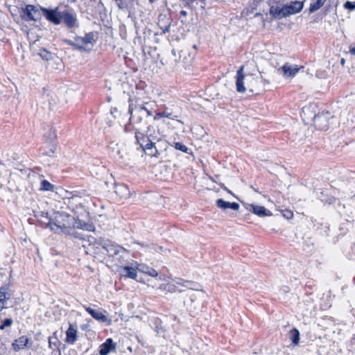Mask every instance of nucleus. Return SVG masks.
<instances>
[{"instance_id": "1", "label": "nucleus", "mask_w": 355, "mask_h": 355, "mask_svg": "<svg viewBox=\"0 0 355 355\" xmlns=\"http://www.w3.org/2000/svg\"><path fill=\"white\" fill-rule=\"evenodd\" d=\"M155 106V102H145L141 104L131 103L129 105L130 123L138 125L139 128L146 126L148 119L152 115Z\"/></svg>"}, {"instance_id": "2", "label": "nucleus", "mask_w": 355, "mask_h": 355, "mask_svg": "<svg viewBox=\"0 0 355 355\" xmlns=\"http://www.w3.org/2000/svg\"><path fill=\"white\" fill-rule=\"evenodd\" d=\"M315 105H309L302 108L301 116L302 119L309 123L313 121L316 128L320 130H327L330 123V120L333 119L331 113L329 112H322L315 114Z\"/></svg>"}, {"instance_id": "3", "label": "nucleus", "mask_w": 355, "mask_h": 355, "mask_svg": "<svg viewBox=\"0 0 355 355\" xmlns=\"http://www.w3.org/2000/svg\"><path fill=\"white\" fill-rule=\"evenodd\" d=\"M137 141L143 149L146 155L151 157H159L161 151L166 150L167 144L165 141L162 139H150L148 136H145L140 132L136 133Z\"/></svg>"}, {"instance_id": "4", "label": "nucleus", "mask_w": 355, "mask_h": 355, "mask_svg": "<svg viewBox=\"0 0 355 355\" xmlns=\"http://www.w3.org/2000/svg\"><path fill=\"white\" fill-rule=\"evenodd\" d=\"M48 226L52 230H55L54 226L60 230L71 227L83 228V226L80 223H77L73 217L64 213L58 214L55 217V222L53 223H49Z\"/></svg>"}, {"instance_id": "5", "label": "nucleus", "mask_w": 355, "mask_h": 355, "mask_svg": "<svg viewBox=\"0 0 355 355\" xmlns=\"http://www.w3.org/2000/svg\"><path fill=\"white\" fill-rule=\"evenodd\" d=\"M96 40L93 33H86L83 37L77 36L73 41L64 40V42L78 49H87L94 46Z\"/></svg>"}, {"instance_id": "6", "label": "nucleus", "mask_w": 355, "mask_h": 355, "mask_svg": "<svg viewBox=\"0 0 355 355\" xmlns=\"http://www.w3.org/2000/svg\"><path fill=\"white\" fill-rule=\"evenodd\" d=\"M99 245H102V249L107 252L109 256L115 257L122 254V255L126 253L125 250L112 242L109 239L101 240L98 243Z\"/></svg>"}, {"instance_id": "7", "label": "nucleus", "mask_w": 355, "mask_h": 355, "mask_svg": "<svg viewBox=\"0 0 355 355\" xmlns=\"http://www.w3.org/2000/svg\"><path fill=\"white\" fill-rule=\"evenodd\" d=\"M83 307L85 310L97 321L105 323L107 325L111 324L112 320L108 318L107 311L102 309H94L90 306H84Z\"/></svg>"}, {"instance_id": "8", "label": "nucleus", "mask_w": 355, "mask_h": 355, "mask_svg": "<svg viewBox=\"0 0 355 355\" xmlns=\"http://www.w3.org/2000/svg\"><path fill=\"white\" fill-rule=\"evenodd\" d=\"M41 10L33 5H27L22 10L21 16L26 21H37L41 17Z\"/></svg>"}, {"instance_id": "9", "label": "nucleus", "mask_w": 355, "mask_h": 355, "mask_svg": "<svg viewBox=\"0 0 355 355\" xmlns=\"http://www.w3.org/2000/svg\"><path fill=\"white\" fill-rule=\"evenodd\" d=\"M247 89L250 92L259 94L263 87V81L261 78L255 77L253 75L246 76Z\"/></svg>"}, {"instance_id": "10", "label": "nucleus", "mask_w": 355, "mask_h": 355, "mask_svg": "<svg viewBox=\"0 0 355 355\" xmlns=\"http://www.w3.org/2000/svg\"><path fill=\"white\" fill-rule=\"evenodd\" d=\"M243 205L248 211L253 213L254 214L260 216H272V213L270 210L266 209L263 206L256 205L245 202H242Z\"/></svg>"}, {"instance_id": "11", "label": "nucleus", "mask_w": 355, "mask_h": 355, "mask_svg": "<svg viewBox=\"0 0 355 355\" xmlns=\"http://www.w3.org/2000/svg\"><path fill=\"white\" fill-rule=\"evenodd\" d=\"M40 10L43 12V15L45 16L46 19L50 22L55 25L60 24L61 23V11L59 10L58 8L51 10L40 7Z\"/></svg>"}, {"instance_id": "12", "label": "nucleus", "mask_w": 355, "mask_h": 355, "mask_svg": "<svg viewBox=\"0 0 355 355\" xmlns=\"http://www.w3.org/2000/svg\"><path fill=\"white\" fill-rule=\"evenodd\" d=\"M61 22L63 21L66 26L69 28H77L78 24L75 15L69 10H64L61 11L60 15Z\"/></svg>"}, {"instance_id": "13", "label": "nucleus", "mask_w": 355, "mask_h": 355, "mask_svg": "<svg viewBox=\"0 0 355 355\" xmlns=\"http://www.w3.org/2000/svg\"><path fill=\"white\" fill-rule=\"evenodd\" d=\"M304 4L302 1H295L282 7L283 15L285 17L300 12L303 8Z\"/></svg>"}, {"instance_id": "14", "label": "nucleus", "mask_w": 355, "mask_h": 355, "mask_svg": "<svg viewBox=\"0 0 355 355\" xmlns=\"http://www.w3.org/2000/svg\"><path fill=\"white\" fill-rule=\"evenodd\" d=\"M244 67L241 66L237 71L236 76V91L240 93H244L247 90L246 77L243 73Z\"/></svg>"}, {"instance_id": "15", "label": "nucleus", "mask_w": 355, "mask_h": 355, "mask_svg": "<svg viewBox=\"0 0 355 355\" xmlns=\"http://www.w3.org/2000/svg\"><path fill=\"white\" fill-rule=\"evenodd\" d=\"M302 68V67H298L297 65H293L289 63H286L281 67V69L282 70L284 76L286 78H293Z\"/></svg>"}, {"instance_id": "16", "label": "nucleus", "mask_w": 355, "mask_h": 355, "mask_svg": "<svg viewBox=\"0 0 355 355\" xmlns=\"http://www.w3.org/2000/svg\"><path fill=\"white\" fill-rule=\"evenodd\" d=\"M200 292H193L190 295L189 300L184 302V305L189 311L193 312L197 309V300L200 297Z\"/></svg>"}, {"instance_id": "17", "label": "nucleus", "mask_w": 355, "mask_h": 355, "mask_svg": "<svg viewBox=\"0 0 355 355\" xmlns=\"http://www.w3.org/2000/svg\"><path fill=\"white\" fill-rule=\"evenodd\" d=\"M174 282L175 284L177 292H184L185 291L186 288H193V286H194V282L191 281L184 280L181 278H175Z\"/></svg>"}, {"instance_id": "18", "label": "nucleus", "mask_w": 355, "mask_h": 355, "mask_svg": "<svg viewBox=\"0 0 355 355\" xmlns=\"http://www.w3.org/2000/svg\"><path fill=\"white\" fill-rule=\"evenodd\" d=\"M100 348L99 353L101 355H107L109 353L115 351L116 345L111 338H109L100 346Z\"/></svg>"}, {"instance_id": "19", "label": "nucleus", "mask_w": 355, "mask_h": 355, "mask_svg": "<svg viewBox=\"0 0 355 355\" xmlns=\"http://www.w3.org/2000/svg\"><path fill=\"white\" fill-rule=\"evenodd\" d=\"M216 206L223 210L231 209L233 210H238L239 209V205L236 202H229L225 201L223 199H218L216 200Z\"/></svg>"}, {"instance_id": "20", "label": "nucleus", "mask_w": 355, "mask_h": 355, "mask_svg": "<svg viewBox=\"0 0 355 355\" xmlns=\"http://www.w3.org/2000/svg\"><path fill=\"white\" fill-rule=\"evenodd\" d=\"M11 293L8 287L0 288V311L5 308L7 300L10 297Z\"/></svg>"}, {"instance_id": "21", "label": "nucleus", "mask_w": 355, "mask_h": 355, "mask_svg": "<svg viewBox=\"0 0 355 355\" xmlns=\"http://www.w3.org/2000/svg\"><path fill=\"white\" fill-rule=\"evenodd\" d=\"M101 240H105L103 238H95L93 236H89L88 237V245L91 247L90 250H94V253H97L98 252H100L101 249H102V245H99L98 243Z\"/></svg>"}, {"instance_id": "22", "label": "nucleus", "mask_w": 355, "mask_h": 355, "mask_svg": "<svg viewBox=\"0 0 355 355\" xmlns=\"http://www.w3.org/2000/svg\"><path fill=\"white\" fill-rule=\"evenodd\" d=\"M115 193L120 198H127L130 196V191L124 184H116Z\"/></svg>"}, {"instance_id": "23", "label": "nucleus", "mask_w": 355, "mask_h": 355, "mask_svg": "<svg viewBox=\"0 0 355 355\" xmlns=\"http://www.w3.org/2000/svg\"><path fill=\"white\" fill-rule=\"evenodd\" d=\"M28 341L29 340L26 336H22L19 339L15 340V342L12 344V347L15 351H19L26 347Z\"/></svg>"}, {"instance_id": "24", "label": "nucleus", "mask_w": 355, "mask_h": 355, "mask_svg": "<svg viewBox=\"0 0 355 355\" xmlns=\"http://www.w3.org/2000/svg\"><path fill=\"white\" fill-rule=\"evenodd\" d=\"M121 272L124 277L132 279H135L137 275V269L133 266H125Z\"/></svg>"}, {"instance_id": "25", "label": "nucleus", "mask_w": 355, "mask_h": 355, "mask_svg": "<svg viewBox=\"0 0 355 355\" xmlns=\"http://www.w3.org/2000/svg\"><path fill=\"white\" fill-rule=\"evenodd\" d=\"M176 286H175V284L174 282V279H173L171 282H168V283L161 284L159 287V289L171 293H173L177 292L178 289L176 288Z\"/></svg>"}, {"instance_id": "26", "label": "nucleus", "mask_w": 355, "mask_h": 355, "mask_svg": "<svg viewBox=\"0 0 355 355\" xmlns=\"http://www.w3.org/2000/svg\"><path fill=\"white\" fill-rule=\"evenodd\" d=\"M270 14L275 19L285 17V15H283L282 8H280L278 6H271L270 9Z\"/></svg>"}, {"instance_id": "27", "label": "nucleus", "mask_w": 355, "mask_h": 355, "mask_svg": "<svg viewBox=\"0 0 355 355\" xmlns=\"http://www.w3.org/2000/svg\"><path fill=\"white\" fill-rule=\"evenodd\" d=\"M38 55L44 60L49 61L53 59L54 55L45 49H40Z\"/></svg>"}, {"instance_id": "28", "label": "nucleus", "mask_w": 355, "mask_h": 355, "mask_svg": "<svg viewBox=\"0 0 355 355\" xmlns=\"http://www.w3.org/2000/svg\"><path fill=\"white\" fill-rule=\"evenodd\" d=\"M138 270H141L142 272L147 274L151 277H157L158 272L154 268H150L148 266H141V268H138Z\"/></svg>"}, {"instance_id": "29", "label": "nucleus", "mask_w": 355, "mask_h": 355, "mask_svg": "<svg viewBox=\"0 0 355 355\" xmlns=\"http://www.w3.org/2000/svg\"><path fill=\"white\" fill-rule=\"evenodd\" d=\"M325 1H326V0H317L315 2H312L310 4L309 12H313L318 10L324 5Z\"/></svg>"}, {"instance_id": "30", "label": "nucleus", "mask_w": 355, "mask_h": 355, "mask_svg": "<svg viewBox=\"0 0 355 355\" xmlns=\"http://www.w3.org/2000/svg\"><path fill=\"white\" fill-rule=\"evenodd\" d=\"M162 117H166L169 119H174L175 117H177L176 116H173L171 112H168L166 111L162 112H158L154 116V120H158Z\"/></svg>"}, {"instance_id": "31", "label": "nucleus", "mask_w": 355, "mask_h": 355, "mask_svg": "<svg viewBox=\"0 0 355 355\" xmlns=\"http://www.w3.org/2000/svg\"><path fill=\"white\" fill-rule=\"evenodd\" d=\"M53 187L54 186L46 180L41 182L40 190L42 191H52Z\"/></svg>"}, {"instance_id": "32", "label": "nucleus", "mask_w": 355, "mask_h": 355, "mask_svg": "<svg viewBox=\"0 0 355 355\" xmlns=\"http://www.w3.org/2000/svg\"><path fill=\"white\" fill-rule=\"evenodd\" d=\"M45 137L50 141H53L56 139V130L54 128H50L48 132L45 133Z\"/></svg>"}, {"instance_id": "33", "label": "nucleus", "mask_w": 355, "mask_h": 355, "mask_svg": "<svg viewBox=\"0 0 355 355\" xmlns=\"http://www.w3.org/2000/svg\"><path fill=\"white\" fill-rule=\"evenodd\" d=\"M343 7L345 9L349 10V12H352L355 10V2L353 1H346Z\"/></svg>"}, {"instance_id": "34", "label": "nucleus", "mask_w": 355, "mask_h": 355, "mask_svg": "<svg viewBox=\"0 0 355 355\" xmlns=\"http://www.w3.org/2000/svg\"><path fill=\"white\" fill-rule=\"evenodd\" d=\"M175 148L177 150H181L184 153H187V151H188V148L185 145H184L181 143H179V142H177L175 144Z\"/></svg>"}, {"instance_id": "35", "label": "nucleus", "mask_w": 355, "mask_h": 355, "mask_svg": "<svg viewBox=\"0 0 355 355\" xmlns=\"http://www.w3.org/2000/svg\"><path fill=\"white\" fill-rule=\"evenodd\" d=\"M12 324V320L10 318H6L3 323L0 325V329L3 330L5 327H10Z\"/></svg>"}, {"instance_id": "36", "label": "nucleus", "mask_w": 355, "mask_h": 355, "mask_svg": "<svg viewBox=\"0 0 355 355\" xmlns=\"http://www.w3.org/2000/svg\"><path fill=\"white\" fill-rule=\"evenodd\" d=\"M76 339V334H66L65 340L69 343H73Z\"/></svg>"}, {"instance_id": "37", "label": "nucleus", "mask_w": 355, "mask_h": 355, "mask_svg": "<svg viewBox=\"0 0 355 355\" xmlns=\"http://www.w3.org/2000/svg\"><path fill=\"white\" fill-rule=\"evenodd\" d=\"M290 339L292 341L293 345L296 346L298 345L300 341V334H291Z\"/></svg>"}, {"instance_id": "38", "label": "nucleus", "mask_w": 355, "mask_h": 355, "mask_svg": "<svg viewBox=\"0 0 355 355\" xmlns=\"http://www.w3.org/2000/svg\"><path fill=\"white\" fill-rule=\"evenodd\" d=\"M152 322H153L154 324H155V330L156 331L158 332L159 331H161L162 329V327H160L162 322L159 319L155 318V319H153L152 320Z\"/></svg>"}, {"instance_id": "39", "label": "nucleus", "mask_w": 355, "mask_h": 355, "mask_svg": "<svg viewBox=\"0 0 355 355\" xmlns=\"http://www.w3.org/2000/svg\"><path fill=\"white\" fill-rule=\"evenodd\" d=\"M116 154L119 155L120 157H123V155L121 154V151L119 150L117 145H116Z\"/></svg>"}, {"instance_id": "40", "label": "nucleus", "mask_w": 355, "mask_h": 355, "mask_svg": "<svg viewBox=\"0 0 355 355\" xmlns=\"http://www.w3.org/2000/svg\"><path fill=\"white\" fill-rule=\"evenodd\" d=\"M72 331H75V333H76V330H74L73 329H72V327H70L69 328V329L66 331V333H67V334H69V333H73V332H72Z\"/></svg>"}, {"instance_id": "41", "label": "nucleus", "mask_w": 355, "mask_h": 355, "mask_svg": "<svg viewBox=\"0 0 355 355\" xmlns=\"http://www.w3.org/2000/svg\"><path fill=\"white\" fill-rule=\"evenodd\" d=\"M349 52H350L351 54L355 55V47L351 48L349 49Z\"/></svg>"}, {"instance_id": "42", "label": "nucleus", "mask_w": 355, "mask_h": 355, "mask_svg": "<svg viewBox=\"0 0 355 355\" xmlns=\"http://www.w3.org/2000/svg\"><path fill=\"white\" fill-rule=\"evenodd\" d=\"M223 188L224 190L227 191V192H228L229 193L232 194V191L230 190H229L226 187L223 186Z\"/></svg>"}, {"instance_id": "43", "label": "nucleus", "mask_w": 355, "mask_h": 355, "mask_svg": "<svg viewBox=\"0 0 355 355\" xmlns=\"http://www.w3.org/2000/svg\"><path fill=\"white\" fill-rule=\"evenodd\" d=\"M291 333H296V334H298V333H299L298 330H297V329H296L295 328H293V329H292V331H291Z\"/></svg>"}, {"instance_id": "44", "label": "nucleus", "mask_w": 355, "mask_h": 355, "mask_svg": "<svg viewBox=\"0 0 355 355\" xmlns=\"http://www.w3.org/2000/svg\"><path fill=\"white\" fill-rule=\"evenodd\" d=\"M181 15H183V16H186L187 15V12L185 10H182L180 12Z\"/></svg>"}, {"instance_id": "45", "label": "nucleus", "mask_w": 355, "mask_h": 355, "mask_svg": "<svg viewBox=\"0 0 355 355\" xmlns=\"http://www.w3.org/2000/svg\"><path fill=\"white\" fill-rule=\"evenodd\" d=\"M159 279L161 280V281H166V278L164 277H162V276H159Z\"/></svg>"}, {"instance_id": "46", "label": "nucleus", "mask_w": 355, "mask_h": 355, "mask_svg": "<svg viewBox=\"0 0 355 355\" xmlns=\"http://www.w3.org/2000/svg\"><path fill=\"white\" fill-rule=\"evenodd\" d=\"M340 63L342 65H343L345 64V59H341Z\"/></svg>"}, {"instance_id": "47", "label": "nucleus", "mask_w": 355, "mask_h": 355, "mask_svg": "<svg viewBox=\"0 0 355 355\" xmlns=\"http://www.w3.org/2000/svg\"><path fill=\"white\" fill-rule=\"evenodd\" d=\"M81 329L83 330V331H87V327L86 326L85 327H81Z\"/></svg>"}, {"instance_id": "48", "label": "nucleus", "mask_w": 355, "mask_h": 355, "mask_svg": "<svg viewBox=\"0 0 355 355\" xmlns=\"http://www.w3.org/2000/svg\"><path fill=\"white\" fill-rule=\"evenodd\" d=\"M288 214L289 216H293V214L291 211H288Z\"/></svg>"}, {"instance_id": "49", "label": "nucleus", "mask_w": 355, "mask_h": 355, "mask_svg": "<svg viewBox=\"0 0 355 355\" xmlns=\"http://www.w3.org/2000/svg\"><path fill=\"white\" fill-rule=\"evenodd\" d=\"M168 29H169V28H168V26H167V27L166 28V29L164 30V32H165V31H168Z\"/></svg>"}, {"instance_id": "50", "label": "nucleus", "mask_w": 355, "mask_h": 355, "mask_svg": "<svg viewBox=\"0 0 355 355\" xmlns=\"http://www.w3.org/2000/svg\"><path fill=\"white\" fill-rule=\"evenodd\" d=\"M52 339H53V338H49V343H50V344L52 343Z\"/></svg>"}, {"instance_id": "51", "label": "nucleus", "mask_w": 355, "mask_h": 355, "mask_svg": "<svg viewBox=\"0 0 355 355\" xmlns=\"http://www.w3.org/2000/svg\"><path fill=\"white\" fill-rule=\"evenodd\" d=\"M5 275V274L0 271V275Z\"/></svg>"}, {"instance_id": "52", "label": "nucleus", "mask_w": 355, "mask_h": 355, "mask_svg": "<svg viewBox=\"0 0 355 355\" xmlns=\"http://www.w3.org/2000/svg\"><path fill=\"white\" fill-rule=\"evenodd\" d=\"M173 53L175 55V51L174 50L173 51Z\"/></svg>"}, {"instance_id": "53", "label": "nucleus", "mask_w": 355, "mask_h": 355, "mask_svg": "<svg viewBox=\"0 0 355 355\" xmlns=\"http://www.w3.org/2000/svg\"><path fill=\"white\" fill-rule=\"evenodd\" d=\"M286 217H287V218H289V217H290V216H289V215H288V214H286Z\"/></svg>"}]
</instances>
